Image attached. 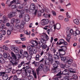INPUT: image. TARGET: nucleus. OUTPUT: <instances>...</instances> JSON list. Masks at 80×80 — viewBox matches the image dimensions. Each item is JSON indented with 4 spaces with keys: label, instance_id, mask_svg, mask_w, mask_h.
Here are the masks:
<instances>
[{
    "label": "nucleus",
    "instance_id": "bb28decb",
    "mask_svg": "<svg viewBox=\"0 0 80 80\" xmlns=\"http://www.w3.org/2000/svg\"><path fill=\"white\" fill-rule=\"evenodd\" d=\"M25 22H22L20 26V28H23L24 27V25H25Z\"/></svg>",
    "mask_w": 80,
    "mask_h": 80
},
{
    "label": "nucleus",
    "instance_id": "c756f323",
    "mask_svg": "<svg viewBox=\"0 0 80 80\" xmlns=\"http://www.w3.org/2000/svg\"><path fill=\"white\" fill-rule=\"evenodd\" d=\"M72 62H73V60L72 59H69L67 61V63L68 64H71V63H72Z\"/></svg>",
    "mask_w": 80,
    "mask_h": 80
},
{
    "label": "nucleus",
    "instance_id": "2eb2a0df",
    "mask_svg": "<svg viewBox=\"0 0 80 80\" xmlns=\"http://www.w3.org/2000/svg\"><path fill=\"white\" fill-rule=\"evenodd\" d=\"M15 62H11V64L13 65V66H17L18 65V60H16Z\"/></svg>",
    "mask_w": 80,
    "mask_h": 80
},
{
    "label": "nucleus",
    "instance_id": "e2e57ef3",
    "mask_svg": "<svg viewBox=\"0 0 80 80\" xmlns=\"http://www.w3.org/2000/svg\"><path fill=\"white\" fill-rule=\"evenodd\" d=\"M12 73H13V74L16 73H17V70L13 69L12 70Z\"/></svg>",
    "mask_w": 80,
    "mask_h": 80
},
{
    "label": "nucleus",
    "instance_id": "b1692460",
    "mask_svg": "<svg viewBox=\"0 0 80 80\" xmlns=\"http://www.w3.org/2000/svg\"><path fill=\"white\" fill-rule=\"evenodd\" d=\"M74 22L75 23H76V25H79L80 22H79V21L77 19H75L74 20Z\"/></svg>",
    "mask_w": 80,
    "mask_h": 80
},
{
    "label": "nucleus",
    "instance_id": "423d86ee",
    "mask_svg": "<svg viewBox=\"0 0 80 80\" xmlns=\"http://www.w3.org/2000/svg\"><path fill=\"white\" fill-rule=\"evenodd\" d=\"M35 4L32 3L31 4L30 8V10H35V11L34 12V13H33V14H34V15L35 16V15H36L37 14V13L38 10L35 9Z\"/></svg>",
    "mask_w": 80,
    "mask_h": 80
},
{
    "label": "nucleus",
    "instance_id": "20e7f679",
    "mask_svg": "<svg viewBox=\"0 0 80 80\" xmlns=\"http://www.w3.org/2000/svg\"><path fill=\"white\" fill-rule=\"evenodd\" d=\"M31 43L32 45H34V46H36L37 47H38V46H39V47L40 48V46H42V44H41V43L40 42H38L36 40H32L31 41Z\"/></svg>",
    "mask_w": 80,
    "mask_h": 80
},
{
    "label": "nucleus",
    "instance_id": "473e14b6",
    "mask_svg": "<svg viewBox=\"0 0 80 80\" xmlns=\"http://www.w3.org/2000/svg\"><path fill=\"white\" fill-rule=\"evenodd\" d=\"M8 77V74H6V75L3 76L2 77V79L3 80H6L7 78Z\"/></svg>",
    "mask_w": 80,
    "mask_h": 80
},
{
    "label": "nucleus",
    "instance_id": "ddd939ff",
    "mask_svg": "<svg viewBox=\"0 0 80 80\" xmlns=\"http://www.w3.org/2000/svg\"><path fill=\"white\" fill-rule=\"evenodd\" d=\"M73 36L74 37H76L77 35H80V31H79L78 30H77L75 32H73Z\"/></svg>",
    "mask_w": 80,
    "mask_h": 80
},
{
    "label": "nucleus",
    "instance_id": "79ce46f5",
    "mask_svg": "<svg viewBox=\"0 0 80 80\" xmlns=\"http://www.w3.org/2000/svg\"><path fill=\"white\" fill-rule=\"evenodd\" d=\"M15 53H18L19 51H18V48H15L14 49H13Z\"/></svg>",
    "mask_w": 80,
    "mask_h": 80
},
{
    "label": "nucleus",
    "instance_id": "f3484780",
    "mask_svg": "<svg viewBox=\"0 0 80 80\" xmlns=\"http://www.w3.org/2000/svg\"><path fill=\"white\" fill-rule=\"evenodd\" d=\"M62 73L63 75H69V72L67 70H65L63 71H62Z\"/></svg>",
    "mask_w": 80,
    "mask_h": 80
},
{
    "label": "nucleus",
    "instance_id": "393cba45",
    "mask_svg": "<svg viewBox=\"0 0 80 80\" xmlns=\"http://www.w3.org/2000/svg\"><path fill=\"white\" fill-rule=\"evenodd\" d=\"M40 58V55L39 54H37L36 55L35 57V60L36 61H37V60L38 61L39 60V58Z\"/></svg>",
    "mask_w": 80,
    "mask_h": 80
},
{
    "label": "nucleus",
    "instance_id": "603ef678",
    "mask_svg": "<svg viewBox=\"0 0 80 80\" xmlns=\"http://www.w3.org/2000/svg\"><path fill=\"white\" fill-rule=\"evenodd\" d=\"M5 74V72H0V76H3Z\"/></svg>",
    "mask_w": 80,
    "mask_h": 80
},
{
    "label": "nucleus",
    "instance_id": "052dcab7",
    "mask_svg": "<svg viewBox=\"0 0 80 80\" xmlns=\"http://www.w3.org/2000/svg\"><path fill=\"white\" fill-rule=\"evenodd\" d=\"M29 80H33V76H29Z\"/></svg>",
    "mask_w": 80,
    "mask_h": 80
},
{
    "label": "nucleus",
    "instance_id": "72a5a7b5",
    "mask_svg": "<svg viewBox=\"0 0 80 80\" xmlns=\"http://www.w3.org/2000/svg\"><path fill=\"white\" fill-rule=\"evenodd\" d=\"M48 57L50 59H52V57H53V55L50 53V52H48Z\"/></svg>",
    "mask_w": 80,
    "mask_h": 80
},
{
    "label": "nucleus",
    "instance_id": "f257e3e1",
    "mask_svg": "<svg viewBox=\"0 0 80 80\" xmlns=\"http://www.w3.org/2000/svg\"><path fill=\"white\" fill-rule=\"evenodd\" d=\"M60 48L58 49V52H56V54H54V58H55V59H59V58H61V54H60V53L61 52H62L65 49L63 48V47H64L66 48V47L65 46H60Z\"/></svg>",
    "mask_w": 80,
    "mask_h": 80
},
{
    "label": "nucleus",
    "instance_id": "5701e85b",
    "mask_svg": "<svg viewBox=\"0 0 80 80\" xmlns=\"http://www.w3.org/2000/svg\"><path fill=\"white\" fill-rule=\"evenodd\" d=\"M60 58H61V60L63 61V62H65V61H66V60H67V58L65 56L61 57V56Z\"/></svg>",
    "mask_w": 80,
    "mask_h": 80
},
{
    "label": "nucleus",
    "instance_id": "39448f33",
    "mask_svg": "<svg viewBox=\"0 0 80 80\" xmlns=\"http://www.w3.org/2000/svg\"><path fill=\"white\" fill-rule=\"evenodd\" d=\"M39 62H42L44 64H46L47 63H48L49 60L47 59V56H45Z\"/></svg>",
    "mask_w": 80,
    "mask_h": 80
},
{
    "label": "nucleus",
    "instance_id": "09e8293b",
    "mask_svg": "<svg viewBox=\"0 0 80 80\" xmlns=\"http://www.w3.org/2000/svg\"><path fill=\"white\" fill-rule=\"evenodd\" d=\"M51 50V51H52L54 54L55 53V52H56V50L55 49V48H52Z\"/></svg>",
    "mask_w": 80,
    "mask_h": 80
},
{
    "label": "nucleus",
    "instance_id": "0e129e2a",
    "mask_svg": "<svg viewBox=\"0 0 80 80\" xmlns=\"http://www.w3.org/2000/svg\"><path fill=\"white\" fill-rule=\"evenodd\" d=\"M24 33L25 34H26L27 35H29V33H28V32L27 31H24Z\"/></svg>",
    "mask_w": 80,
    "mask_h": 80
},
{
    "label": "nucleus",
    "instance_id": "4468645a",
    "mask_svg": "<svg viewBox=\"0 0 80 80\" xmlns=\"http://www.w3.org/2000/svg\"><path fill=\"white\" fill-rule=\"evenodd\" d=\"M30 19V17L28 14H26L24 17V20L26 22H28Z\"/></svg>",
    "mask_w": 80,
    "mask_h": 80
},
{
    "label": "nucleus",
    "instance_id": "4d7b16f0",
    "mask_svg": "<svg viewBox=\"0 0 80 80\" xmlns=\"http://www.w3.org/2000/svg\"><path fill=\"white\" fill-rule=\"evenodd\" d=\"M52 31V30L51 29H48L47 31V33L48 35H50V32Z\"/></svg>",
    "mask_w": 80,
    "mask_h": 80
},
{
    "label": "nucleus",
    "instance_id": "6ab92c4d",
    "mask_svg": "<svg viewBox=\"0 0 80 80\" xmlns=\"http://www.w3.org/2000/svg\"><path fill=\"white\" fill-rule=\"evenodd\" d=\"M25 62L24 61L21 62V63L18 65V68H20V67H21L22 65H23V66H25Z\"/></svg>",
    "mask_w": 80,
    "mask_h": 80
},
{
    "label": "nucleus",
    "instance_id": "aec40b11",
    "mask_svg": "<svg viewBox=\"0 0 80 80\" xmlns=\"http://www.w3.org/2000/svg\"><path fill=\"white\" fill-rule=\"evenodd\" d=\"M23 55L24 57H27L28 56V52L27 51H25L23 52Z\"/></svg>",
    "mask_w": 80,
    "mask_h": 80
},
{
    "label": "nucleus",
    "instance_id": "4c0bfd02",
    "mask_svg": "<svg viewBox=\"0 0 80 80\" xmlns=\"http://www.w3.org/2000/svg\"><path fill=\"white\" fill-rule=\"evenodd\" d=\"M13 30V29H12L11 30H8L7 32V34L8 35H9L11 34V32Z\"/></svg>",
    "mask_w": 80,
    "mask_h": 80
},
{
    "label": "nucleus",
    "instance_id": "cd10ccee",
    "mask_svg": "<svg viewBox=\"0 0 80 80\" xmlns=\"http://www.w3.org/2000/svg\"><path fill=\"white\" fill-rule=\"evenodd\" d=\"M47 40H46L45 39H43V38H42L41 40V42L43 43V44H46L47 43Z\"/></svg>",
    "mask_w": 80,
    "mask_h": 80
},
{
    "label": "nucleus",
    "instance_id": "bf43d9fd",
    "mask_svg": "<svg viewBox=\"0 0 80 80\" xmlns=\"http://www.w3.org/2000/svg\"><path fill=\"white\" fill-rule=\"evenodd\" d=\"M3 48L4 49H5V50H8V48L5 45H4L3 46Z\"/></svg>",
    "mask_w": 80,
    "mask_h": 80
},
{
    "label": "nucleus",
    "instance_id": "a18cd8bd",
    "mask_svg": "<svg viewBox=\"0 0 80 80\" xmlns=\"http://www.w3.org/2000/svg\"><path fill=\"white\" fill-rule=\"evenodd\" d=\"M23 7V4H21L20 5L19 7H18V8L19 9H22Z\"/></svg>",
    "mask_w": 80,
    "mask_h": 80
},
{
    "label": "nucleus",
    "instance_id": "c85d7f7f",
    "mask_svg": "<svg viewBox=\"0 0 80 80\" xmlns=\"http://www.w3.org/2000/svg\"><path fill=\"white\" fill-rule=\"evenodd\" d=\"M32 65H34L35 67H38V62H37L35 61H34L32 62Z\"/></svg>",
    "mask_w": 80,
    "mask_h": 80
},
{
    "label": "nucleus",
    "instance_id": "8fccbe9b",
    "mask_svg": "<svg viewBox=\"0 0 80 80\" xmlns=\"http://www.w3.org/2000/svg\"><path fill=\"white\" fill-rule=\"evenodd\" d=\"M45 35L46 36L45 38H46V40L47 41H48V40L50 39V38H49V37H48V35L47 34H46Z\"/></svg>",
    "mask_w": 80,
    "mask_h": 80
},
{
    "label": "nucleus",
    "instance_id": "0eeeda50",
    "mask_svg": "<svg viewBox=\"0 0 80 80\" xmlns=\"http://www.w3.org/2000/svg\"><path fill=\"white\" fill-rule=\"evenodd\" d=\"M24 67L25 69V70H23V71H24V72L26 73V74L27 75L28 77H29L30 75V73L29 72H27V70H29V68H30V67H29V66H26V67Z\"/></svg>",
    "mask_w": 80,
    "mask_h": 80
},
{
    "label": "nucleus",
    "instance_id": "9d476101",
    "mask_svg": "<svg viewBox=\"0 0 80 80\" xmlns=\"http://www.w3.org/2000/svg\"><path fill=\"white\" fill-rule=\"evenodd\" d=\"M53 67H54V68H52V70L54 72L53 73H55L56 72V69H57L58 67V64H57L56 63L53 64Z\"/></svg>",
    "mask_w": 80,
    "mask_h": 80
},
{
    "label": "nucleus",
    "instance_id": "4be33fe9",
    "mask_svg": "<svg viewBox=\"0 0 80 80\" xmlns=\"http://www.w3.org/2000/svg\"><path fill=\"white\" fill-rule=\"evenodd\" d=\"M29 54L31 55H32L33 54V51L32 50V48H29Z\"/></svg>",
    "mask_w": 80,
    "mask_h": 80
},
{
    "label": "nucleus",
    "instance_id": "a19ab883",
    "mask_svg": "<svg viewBox=\"0 0 80 80\" xmlns=\"http://www.w3.org/2000/svg\"><path fill=\"white\" fill-rule=\"evenodd\" d=\"M20 13L21 14V15H19V18H22V14H23V13H24V11H23V10H22V11H20Z\"/></svg>",
    "mask_w": 80,
    "mask_h": 80
},
{
    "label": "nucleus",
    "instance_id": "c03bdc74",
    "mask_svg": "<svg viewBox=\"0 0 80 80\" xmlns=\"http://www.w3.org/2000/svg\"><path fill=\"white\" fill-rule=\"evenodd\" d=\"M28 60H30L32 59V56L31 55H28V56L27 57Z\"/></svg>",
    "mask_w": 80,
    "mask_h": 80
},
{
    "label": "nucleus",
    "instance_id": "774afa93",
    "mask_svg": "<svg viewBox=\"0 0 80 80\" xmlns=\"http://www.w3.org/2000/svg\"><path fill=\"white\" fill-rule=\"evenodd\" d=\"M11 8L12 9H13L14 8H16V5H12L11 6Z\"/></svg>",
    "mask_w": 80,
    "mask_h": 80
},
{
    "label": "nucleus",
    "instance_id": "412c9836",
    "mask_svg": "<svg viewBox=\"0 0 80 80\" xmlns=\"http://www.w3.org/2000/svg\"><path fill=\"white\" fill-rule=\"evenodd\" d=\"M62 74L61 73V71H60V72L58 74H56V76H57V77L59 78H62Z\"/></svg>",
    "mask_w": 80,
    "mask_h": 80
},
{
    "label": "nucleus",
    "instance_id": "7c9ffc66",
    "mask_svg": "<svg viewBox=\"0 0 80 80\" xmlns=\"http://www.w3.org/2000/svg\"><path fill=\"white\" fill-rule=\"evenodd\" d=\"M49 60V62L48 63V65H49V64H50H50H51V65H53V60L51 59L50 60V59H48Z\"/></svg>",
    "mask_w": 80,
    "mask_h": 80
},
{
    "label": "nucleus",
    "instance_id": "a878e982",
    "mask_svg": "<svg viewBox=\"0 0 80 80\" xmlns=\"http://www.w3.org/2000/svg\"><path fill=\"white\" fill-rule=\"evenodd\" d=\"M11 69H12V67L8 69H7L5 70V73H9L11 72Z\"/></svg>",
    "mask_w": 80,
    "mask_h": 80
},
{
    "label": "nucleus",
    "instance_id": "c9c22d12",
    "mask_svg": "<svg viewBox=\"0 0 80 80\" xmlns=\"http://www.w3.org/2000/svg\"><path fill=\"white\" fill-rule=\"evenodd\" d=\"M16 60H18V59H19L20 58L21 56L18 53L16 55Z\"/></svg>",
    "mask_w": 80,
    "mask_h": 80
},
{
    "label": "nucleus",
    "instance_id": "5fc2aeb1",
    "mask_svg": "<svg viewBox=\"0 0 80 80\" xmlns=\"http://www.w3.org/2000/svg\"><path fill=\"white\" fill-rule=\"evenodd\" d=\"M60 67L61 68H63L64 69L65 68V65L63 64H61Z\"/></svg>",
    "mask_w": 80,
    "mask_h": 80
},
{
    "label": "nucleus",
    "instance_id": "680f3d73",
    "mask_svg": "<svg viewBox=\"0 0 80 80\" xmlns=\"http://www.w3.org/2000/svg\"><path fill=\"white\" fill-rule=\"evenodd\" d=\"M73 32V30L72 29H70L69 31V33H71V35H72Z\"/></svg>",
    "mask_w": 80,
    "mask_h": 80
},
{
    "label": "nucleus",
    "instance_id": "6e6552de",
    "mask_svg": "<svg viewBox=\"0 0 80 80\" xmlns=\"http://www.w3.org/2000/svg\"><path fill=\"white\" fill-rule=\"evenodd\" d=\"M45 65V67L43 69V71L44 72H48V70H49V67H50V65H48V63H47L46 64H44Z\"/></svg>",
    "mask_w": 80,
    "mask_h": 80
},
{
    "label": "nucleus",
    "instance_id": "ea45409f",
    "mask_svg": "<svg viewBox=\"0 0 80 80\" xmlns=\"http://www.w3.org/2000/svg\"><path fill=\"white\" fill-rule=\"evenodd\" d=\"M60 24H56V29L57 30H59L60 28Z\"/></svg>",
    "mask_w": 80,
    "mask_h": 80
},
{
    "label": "nucleus",
    "instance_id": "37998d69",
    "mask_svg": "<svg viewBox=\"0 0 80 80\" xmlns=\"http://www.w3.org/2000/svg\"><path fill=\"white\" fill-rule=\"evenodd\" d=\"M65 50H66L64 49L63 51L61 52V55H64L65 54Z\"/></svg>",
    "mask_w": 80,
    "mask_h": 80
},
{
    "label": "nucleus",
    "instance_id": "338daca9",
    "mask_svg": "<svg viewBox=\"0 0 80 80\" xmlns=\"http://www.w3.org/2000/svg\"><path fill=\"white\" fill-rule=\"evenodd\" d=\"M15 3L16 4H19L20 2H19V0H15Z\"/></svg>",
    "mask_w": 80,
    "mask_h": 80
},
{
    "label": "nucleus",
    "instance_id": "a211bd4d",
    "mask_svg": "<svg viewBox=\"0 0 80 80\" xmlns=\"http://www.w3.org/2000/svg\"><path fill=\"white\" fill-rule=\"evenodd\" d=\"M14 13L13 12H12L8 14V17L9 18H12L13 17H14V15H13Z\"/></svg>",
    "mask_w": 80,
    "mask_h": 80
},
{
    "label": "nucleus",
    "instance_id": "13d9d810",
    "mask_svg": "<svg viewBox=\"0 0 80 80\" xmlns=\"http://www.w3.org/2000/svg\"><path fill=\"white\" fill-rule=\"evenodd\" d=\"M4 62V59L3 58H0V63H3Z\"/></svg>",
    "mask_w": 80,
    "mask_h": 80
},
{
    "label": "nucleus",
    "instance_id": "69168bd1",
    "mask_svg": "<svg viewBox=\"0 0 80 80\" xmlns=\"http://www.w3.org/2000/svg\"><path fill=\"white\" fill-rule=\"evenodd\" d=\"M43 16H44L45 18H48V14H47L45 13L43 14Z\"/></svg>",
    "mask_w": 80,
    "mask_h": 80
},
{
    "label": "nucleus",
    "instance_id": "de8ad7c7",
    "mask_svg": "<svg viewBox=\"0 0 80 80\" xmlns=\"http://www.w3.org/2000/svg\"><path fill=\"white\" fill-rule=\"evenodd\" d=\"M1 34L2 35H5L6 34V31H5V30L2 31Z\"/></svg>",
    "mask_w": 80,
    "mask_h": 80
},
{
    "label": "nucleus",
    "instance_id": "58836bf2",
    "mask_svg": "<svg viewBox=\"0 0 80 80\" xmlns=\"http://www.w3.org/2000/svg\"><path fill=\"white\" fill-rule=\"evenodd\" d=\"M12 21H13V23H14V22L17 23L20 22V21H19V20H18V19H16L14 20V21H11V22H12Z\"/></svg>",
    "mask_w": 80,
    "mask_h": 80
},
{
    "label": "nucleus",
    "instance_id": "3c124183",
    "mask_svg": "<svg viewBox=\"0 0 80 80\" xmlns=\"http://www.w3.org/2000/svg\"><path fill=\"white\" fill-rule=\"evenodd\" d=\"M6 58H8V60H12V58L10 57V56L9 54H8Z\"/></svg>",
    "mask_w": 80,
    "mask_h": 80
},
{
    "label": "nucleus",
    "instance_id": "6e6d98bb",
    "mask_svg": "<svg viewBox=\"0 0 80 80\" xmlns=\"http://www.w3.org/2000/svg\"><path fill=\"white\" fill-rule=\"evenodd\" d=\"M68 77H69L66 76L63 77V78L64 80H67H67H69V78H68Z\"/></svg>",
    "mask_w": 80,
    "mask_h": 80
},
{
    "label": "nucleus",
    "instance_id": "864d4df0",
    "mask_svg": "<svg viewBox=\"0 0 80 80\" xmlns=\"http://www.w3.org/2000/svg\"><path fill=\"white\" fill-rule=\"evenodd\" d=\"M13 80H17L18 79V78H17V76L16 75H14L13 76Z\"/></svg>",
    "mask_w": 80,
    "mask_h": 80
},
{
    "label": "nucleus",
    "instance_id": "e433bc0d",
    "mask_svg": "<svg viewBox=\"0 0 80 80\" xmlns=\"http://www.w3.org/2000/svg\"><path fill=\"white\" fill-rule=\"evenodd\" d=\"M72 77L75 80H77L78 79V76H77V75L76 74L73 75Z\"/></svg>",
    "mask_w": 80,
    "mask_h": 80
},
{
    "label": "nucleus",
    "instance_id": "2f4dec72",
    "mask_svg": "<svg viewBox=\"0 0 80 80\" xmlns=\"http://www.w3.org/2000/svg\"><path fill=\"white\" fill-rule=\"evenodd\" d=\"M43 64H41L40 65L38 68L41 71L43 69Z\"/></svg>",
    "mask_w": 80,
    "mask_h": 80
},
{
    "label": "nucleus",
    "instance_id": "9b49d317",
    "mask_svg": "<svg viewBox=\"0 0 80 80\" xmlns=\"http://www.w3.org/2000/svg\"><path fill=\"white\" fill-rule=\"evenodd\" d=\"M23 70H25V67H23L22 69H18L16 70V73L18 74V75H20V74H21L22 73V72Z\"/></svg>",
    "mask_w": 80,
    "mask_h": 80
},
{
    "label": "nucleus",
    "instance_id": "49530a36",
    "mask_svg": "<svg viewBox=\"0 0 80 80\" xmlns=\"http://www.w3.org/2000/svg\"><path fill=\"white\" fill-rule=\"evenodd\" d=\"M58 18L60 20H62L63 19V17L62 16L60 15L58 17Z\"/></svg>",
    "mask_w": 80,
    "mask_h": 80
},
{
    "label": "nucleus",
    "instance_id": "f8f14e48",
    "mask_svg": "<svg viewBox=\"0 0 80 80\" xmlns=\"http://www.w3.org/2000/svg\"><path fill=\"white\" fill-rule=\"evenodd\" d=\"M44 21L42 22V23L43 24V25H47L48 23V22H49V20L48 19H43L42 20V21Z\"/></svg>",
    "mask_w": 80,
    "mask_h": 80
},
{
    "label": "nucleus",
    "instance_id": "1a4fd4ad",
    "mask_svg": "<svg viewBox=\"0 0 80 80\" xmlns=\"http://www.w3.org/2000/svg\"><path fill=\"white\" fill-rule=\"evenodd\" d=\"M11 54L12 57V61L15 62L16 61V55L13 52H11Z\"/></svg>",
    "mask_w": 80,
    "mask_h": 80
},
{
    "label": "nucleus",
    "instance_id": "dca6fc26",
    "mask_svg": "<svg viewBox=\"0 0 80 80\" xmlns=\"http://www.w3.org/2000/svg\"><path fill=\"white\" fill-rule=\"evenodd\" d=\"M41 46H40V48H42V49H45V48H47L48 47V46H47V45L45 44H43L42 42V45H41Z\"/></svg>",
    "mask_w": 80,
    "mask_h": 80
},
{
    "label": "nucleus",
    "instance_id": "f03ea898",
    "mask_svg": "<svg viewBox=\"0 0 80 80\" xmlns=\"http://www.w3.org/2000/svg\"><path fill=\"white\" fill-rule=\"evenodd\" d=\"M70 28L67 27L66 28V34L67 35V38L66 40L68 42H70V40L71 38V34L70 33Z\"/></svg>",
    "mask_w": 80,
    "mask_h": 80
},
{
    "label": "nucleus",
    "instance_id": "f704fd0d",
    "mask_svg": "<svg viewBox=\"0 0 80 80\" xmlns=\"http://www.w3.org/2000/svg\"><path fill=\"white\" fill-rule=\"evenodd\" d=\"M8 55V54H7L6 52H4L3 54V57L4 58H7Z\"/></svg>",
    "mask_w": 80,
    "mask_h": 80
},
{
    "label": "nucleus",
    "instance_id": "7ed1b4c3",
    "mask_svg": "<svg viewBox=\"0 0 80 80\" xmlns=\"http://www.w3.org/2000/svg\"><path fill=\"white\" fill-rule=\"evenodd\" d=\"M60 42L58 41L56 43L57 45H60L62 44H63L64 46L65 45H68V43L65 41V40L63 39H60L59 40Z\"/></svg>",
    "mask_w": 80,
    "mask_h": 80
}]
</instances>
